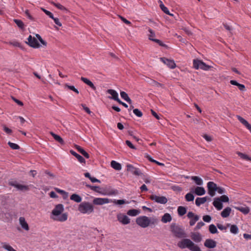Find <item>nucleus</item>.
<instances>
[{"label": "nucleus", "mask_w": 251, "mask_h": 251, "mask_svg": "<svg viewBox=\"0 0 251 251\" xmlns=\"http://www.w3.org/2000/svg\"><path fill=\"white\" fill-rule=\"evenodd\" d=\"M36 37L39 40V41L41 42V43L45 46H46L47 45V42H45L44 40H43V39L41 38V36L38 34H36Z\"/></svg>", "instance_id": "51"}, {"label": "nucleus", "mask_w": 251, "mask_h": 251, "mask_svg": "<svg viewBox=\"0 0 251 251\" xmlns=\"http://www.w3.org/2000/svg\"><path fill=\"white\" fill-rule=\"evenodd\" d=\"M148 31L150 32V34L149 35V39L154 41V40L156 39H153V37L155 36V33L154 31L151 28H149Z\"/></svg>", "instance_id": "45"}, {"label": "nucleus", "mask_w": 251, "mask_h": 251, "mask_svg": "<svg viewBox=\"0 0 251 251\" xmlns=\"http://www.w3.org/2000/svg\"><path fill=\"white\" fill-rule=\"evenodd\" d=\"M77 150L86 158H89V154L81 147L79 146H76Z\"/></svg>", "instance_id": "32"}, {"label": "nucleus", "mask_w": 251, "mask_h": 251, "mask_svg": "<svg viewBox=\"0 0 251 251\" xmlns=\"http://www.w3.org/2000/svg\"><path fill=\"white\" fill-rule=\"evenodd\" d=\"M118 194V191L116 190H112L109 192L107 193L106 194H105L104 195H116Z\"/></svg>", "instance_id": "56"}, {"label": "nucleus", "mask_w": 251, "mask_h": 251, "mask_svg": "<svg viewBox=\"0 0 251 251\" xmlns=\"http://www.w3.org/2000/svg\"><path fill=\"white\" fill-rule=\"evenodd\" d=\"M203 137L208 142H210L212 140V137L208 135L207 134H204L203 135Z\"/></svg>", "instance_id": "63"}, {"label": "nucleus", "mask_w": 251, "mask_h": 251, "mask_svg": "<svg viewBox=\"0 0 251 251\" xmlns=\"http://www.w3.org/2000/svg\"><path fill=\"white\" fill-rule=\"evenodd\" d=\"M19 222L21 226L25 230L28 231L29 229V226L25 221L24 217H21L19 218Z\"/></svg>", "instance_id": "20"}, {"label": "nucleus", "mask_w": 251, "mask_h": 251, "mask_svg": "<svg viewBox=\"0 0 251 251\" xmlns=\"http://www.w3.org/2000/svg\"><path fill=\"white\" fill-rule=\"evenodd\" d=\"M150 199L155 202L160 204H166L167 201V199L164 196H159L155 195H152L150 196Z\"/></svg>", "instance_id": "7"}, {"label": "nucleus", "mask_w": 251, "mask_h": 251, "mask_svg": "<svg viewBox=\"0 0 251 251\" xmlns=\"http://www.w3.org/2000/svg\"><path fill=\"white\" fill-rule=\"evenodd\" d=\"M9 184L11 186H12L16 188H17L18 190H21V191H28L29 190V186L27 185H24L20 184H18L17 183L16 181H11L9 182Z\"/></svg>", "instance_id": "13"}, {"label": "nucleus", "mask_w": 251, "mask_h": 251, "mask_svg": "<svg viewBox=\"0 0 251 251\" xmlns=\"http://www.w3.org/2000/svg\"><path fill=\"white\" fill-rule=\"evenodd\" d=\"M51 3L55 6L56 7H57L58 9L62 10V11H68L67 9L64 6L61 5V4L59 3H55V2H51Z\"/></svg>", "instance_id": "40"}, {"label": "nucleus", "mask_w": 251, "mask_h": 251, "mask_svg": "<svg viewBox=\"0 0 251 251\" xmlns=\"http://www.w3.org/2000/svg\"><path fill=\"white\" fill-rule=\"evenodd\" d=\"M126 167H127V171L131 172L132 173L135 168L133 165H132L131 164L127 165Z\"/></svg>", "instance_id": "55"}, {"label": "nucleus", "mask_w": 251, "mask_h": 251, "mask_svg": "<svg viewBox=\"0 0 251 251\" xmlns=\"http://www.w3.org/2000/svg\"><path fill=\"white\" fill-rule=\"evenodd\" d=\"M70 200L76 202H80L82 201V198L78 195L73 194L70 196Z\"/></svg>", "instance_id": "29"}, {"label": "nucleus", "mask_w": 251, "mask_h": 251, "mask_svg": "<svg viewBox=\"0 0 251 251\" xmlns=\"http://www.w3.org/2000/svg\"><path fill=\"white\" fill-rule=\"evenodd\" d=\"M80 79L85 84L90 86L93 90H96V87L95 86L94 84L87 78L81 77Z\"/></svg>", "instance_id": "21"}, {"label": "nucleus", "mask_w": 251, "mask_h": 251, "mask_svg": "<svg viewBox=\"0 0 251 251\" xmlns=\"http://www.w3.org/2000/svg\"><path fill=\"white\" fill-rule=\"evenodd\" d=\"M136 222L137 225L143 228L147 227L150 225V218L145 216L137 218Z\"/></svg>", "instance_id": "5"}, {"label": "nucleus", "mask_w": 251, "mask_h": 251, "mask_svg": "<svg viewBox=\"0 0 251 251\" xmlns=\"http://www.w3.org/2000/svg\"><path fill=\"white\" fill-rule=\"evenodd\" d=\"M70 153L73 155L75 156L77 159V160H78V161L80 163H81L82 164H85V159L82 156H81L80 155L78 154V153H77L76 152H75L73 150H71L70 151Z\"/></svg>", "instance_id": "19"}, {"label": "nucleus", "mask_w": 251, "mask_h": 251, "mask_svg": "<svg viewBox=\"0 0 251 251\" xmlns=\"http://www.w3.org/2000/svg\"><path fill=\"white\" fill-rule=\"evenodd\" d=\"M207 200H210V198L208 197L197 198L196 199L195 203L197 206H200L201 204L204 203Z\"/></svg>", "instance_id": "16"}, {"label": "nucleus", "mask_w": 251, "mask_h": 251, "mask_svg": "<svg viewBox=\"0 0 251 251\" xmlns=\"http://www.w3.org/2000/svg\"><path fill=\"white\" fill-rule=\"evenodd\" d=\"M117 220L119 222L124 225H127L130 223L129 218L127 216L121 214L117 215Z\"/></svg>", "instance_id": "14"}, {"label": "nucleus", "mask_w": 251, "mask_h": 251, "mask_svg": "<svg viewBox=\"0 0 251 251\" xmlns=\"http://www.w3.org/2000/svg\"><path fill=\"white\" fill-rule=\"evenodd\" d=\"M133 112L138 117H141L143 116L142 112L137 108L133 109Z\"/></svg>", "instance_id": "47"}, {"label": "nucleus", "mask_w": 251, "mask_h": 251, "mask_svg": "<svg viewBox=\"0 0 251 251\" xmlns=\"http://www.w3.org/2000/svg\"><path fill=\"white\" fill-rule=\"evenodd\" d=\"M204 245L208 248H214L216 247L217 243L213 239H206L204 243Z\"/></svg>", "instance_id": "15"}, {"label": "nucleus", "mask_w": 251, "mask_h": 251, "mask_svg": "<svg viewBox=\"0 0 251 251\" xmlns=\"http://www.w3.org/2000/svg\"><path fill=\"white\" fill-rule=\"evenodd\" d=\"M140 213V210L135 209L129 210L127 214L130 216H136Z\"/></svg>", "instance_id": "35"}, {"label": "nucleus", "mask_w": 251, "mask_h": 251, "mask_svg": "<svg viewBox=\"0 0 251 251\" xmlns=\"http://www.w3.org/2000/svg\"><path fill=\"white\" fill-rule=\"evenodd\" d=\"M3 130L7 134H10L12 133V130L6 127V126H3Z\"/></svg>", "instance_id": "64"}, {"label": "nucleus", "mask_w": 251, "mask_h": 251, "mask_svg": "<svg viewBox=\"0 0 251 251\" xmlns=\"http://www.w3.org/2000/svg\"><path fill=\"white\" fill-rule=\"evenodd\" d=\"M230 226V231L234 234H237L239 232V228L235 225H231L230 224H227V227Z\"/></svg>", "instance_id": "22"}, {"label": "nucleus", "mask_w": 251, "mask_h": 251, "mask_svg": "<svg viewBox=\"0 0 251 251\" xmlns=\"http://www.w3.org/2000/svg\"><path fill=\"white\" fill-rule=\"evenodd\" d=\"M112 202V200L108 198H96L93 201L95 205H103Z\"/></svg>", "instance_id": "9"}, {"label": "nucleus", "mask_w": 251, "mask_h": 251, "mask_svg": "<svg viewBox=\"0 0 251 251\" xmlns=\"http://www.w3.org/2000/svg\"><path fill=\"white\" fill-rule=\"evenodd\" d=\"M187 216V217L190 219L189 224L191 226H194L195 223L199 220V216L197 215H195L192 212H189Z\"/></svg>", "instance_id": "11"}, {"label": "nucleus", "mask_w": 251, "mask_h": 251, "mask_svg": "<svg viewBox=\"0 0 251 251\" xmlns=\"http://www.w3.org/2000/svg\"><path fill=\"white\" fill-rule=\"evenodd\" d=\"M235 208L244 214H247L249 213L250 209L248 206H238L235 207Z\"/></svg>", "instance_id": "25"}, {"label": "nucleus", "mask_w": 251, "mask_h": 251, "mask_svg": "<svg viewBox=\"0 0 251 251\" xmlns=\"http://www.w3.org/2000/svg\"><path fill=\"white\" fill-rule=\"evenodd\" d=\"M178 214L179 216H182L186 213V209L183 206H178L177 208Z\"/></svg>", "instance_id": "37"}, {"label": "nucleus", "mask_w": 251, "mask_h": 251, "mask_svg": "<svg viewBox=\"0 0 251 251\" xmlns=\"http://www.w3.org/2000/svg\"><path fill=\"white\" fill-rule=\"evenodd\" d=\"M126 144L130 148L132 149H135V146L132 145V144L131 143V142L130 141H129L128 140H126Z\"/></svg>", "instance_id": "59"}, {"label": "nucleus", "mask_w": 251, "mask_h": 251, "mask_svg": "<svg viewBox=\"0 0 251 251\" xmlns=\"http://www.w3.org/2000/svg\"><path fill=\"white\" fill-rule=\"evenodd\" d=\"M177 246L181 249L188 248L191 251H201L198 245H195L190 239L186 237L178 241Z\"/></svg>", "instance_id": "2"}, {"label": "nucleus", "mask_w": 251, "mask_h": 251, "mask_svg": "<svg viewBox=\"0 0 251 251\" xmlns=\"http://www.w3.org/2000/svg\"><path fill=\"white\" fill-rule=\"evenodd\" d=\"M237 118L238 120L244 126H245L248 123L243 118H242V117H241L239 115L237 116Z\"/></svg>", "instance_id": "50"}, {"label": "nucleus", "mask_w": 251, "mask_h": 251, "mask_svg": "<svg viewBox=\"0 0 251 251\" xmlns=\"http://www.w3.org/2000/svg\"><path fill=\"white\" fill-rule=\"evenodd\" d=\"M120 95L123 99L125 100L126 101H127L129 104L131 103L132 101H131V99L129 98L128 95L125 92L121 91L120 92Z\"/></svg>", "instance_id": "31"}, {"label": "nucleus", "mask_w": 251, "mask_h": 251, "mask_svg": "<svg viewBox=\"0 0 251 251\" xmlns=\"http://www.w3.org/2000/svg\"><path fill=\"white\" fill-rule=\"evenodd\" d=\"M14 23L17 25L21 29H23L25 27L24 23L20 20L14 19Z\"/></svg>", "instance_id": "39"}, {"label": "nucleus", "mask_w": 251, "mask_h": 251, "mask_svg": "<svg viewBox=\"0 0 251 251\" xmlns=\"http://www.w3.org/2000/svg\"><path fill=\"white\" fill-rule=\"evenodd\" d=\"M65 87H67L70 90L73 91L74 92H75L77 94H79V91H78V90L77 89H76L75 87V86H72V85H69L68 84H66L65 85Z\"/></svg>", "instance_id": "48"}, {"label": "nucleus", "mask_w": 251, "mask_h": 251, "mask_svg": "<svg viewBox=\"0 0 251 251\" xmlns=\"http://www.w3.org/2000/svg\"><path fill=\"white\" fill-rule=\"evenodd\" d=\"M150 84L153 87L156 88L161 87L162 88H164V85L163 84L158 82L157 81L151 79L150 82Z\"/></svg>", "instance_id": "34"}, {"label": "nucleus", "mask_w": 251, "mask_h": 251, "mask_svg": "<svg viewBox=\"0 0 251 251\" xmlns=\"http://www.w3.org/2000/svg\"><path fill=\"white\" fill-rule=\"evenodd\" d=\"M50 134L56 141H57L61 144H64V142L63 139L60 136L52 132H50Z\"/></svg>", "instance_id": "33"}, {"label": "nucleus", "mask_w": 251, "mask_h": 251, "mask_svg": "<svg viewBox=\"0 0 251 251\" xmlns=\"http://www.w3.org/2000/svg\"><path fill=\"white\" fill-rule=\"evenodd\" d=\"M51 19L54 21V22L55 23V24L56 25H58L59 26H62V24L61 23V22L59 21V20L57 18H54L53 16V18H51Z\"/></svg>", "instance_id": "54"}, {"label": "nucleus", "mask_w": 251, "mask_h": 251, "mask_svg": "<svg viewBox=\"0 0 251 251\" xmlns=\"http://www.w3.org/2000/svg\"><path fill=\"white\" fill-rule=\"evenodd\" d=\"M195 193L198 196H202L205 194V190L203 187L198 186L195 188Z\"/></svg>", "instance_id": "27"}, {"label": "nucleus", "mask_w": 251, "mask_h": 251, "mask_svg": "<svg viewBox=\"0 0 251 251\" xmlns=\"http://www.w3.org/2000/svg\"><path fill=\"white\" fill-rule=\"evenodd\" d=\"M217 227L220 229V230H226V228H227V226H223V225L221 224H218L217 225Z\"/></svg>", "instance_id": "61"}, {"label": "nucleus", "mask_w": 251, "mask_h": 251, "mask_svg": "<svg viewBox=\"0 0 251 251\" xmlns=\"http://www.w3.org/2000/svg\"><path fill=\"white\" fill-rule=\"evenodd\" d=\"M78 210L82 214H90L93 212L94 206L90 202L84 201L79 204Z\"/></svg>", "instance_id": "4"}, {"label": "nucleus", "mask_w": 251, "mask_h": 251, "mask_svg": "<svg viewBox=\"0 0 251 251\" xmlns=\"http://www.w3.org/2000/svg\"><path fill=\"white\" fill-rule=\"evenodd\" d=\"M216 191L220 194H222L225 193V189L220 187H217Z\"/></svg>", "instance_id": "58"}, {"label": "nucleus", "mask_w": 251, "mask_h": 251, "mask_svg": "<svg viewBox=\"0 0 251 251\" xmlns=\"http://www.w3.org/2000/svg\"><path fill=\"white\" fill-rule=\"evenodd\" d=\"M115 204L122 205L126 203H129L128 201H126L125 200H112V202Z\"/></svg>", "instance_id": "36"}, {"label": "nucleus", "mask_w": 251, "mask_h": 251, "mask_svg": "<svg viewBox=\"0 0 251 251\" xmlns=\"http://www.w3.org/2000/svg\"><path fill=\"white\" fill-rule=\"evenodd\" d=\"M204 225V223L203 222H199V223L197 224V226H196L195 228H196V229H200L202 226H203Z\"/></svg>", "instance_id": "60"}, {"label": "nucleus", "mask_w": 251, "mask_h": 251, "mask_svg": "<svg viewBox=\"0 0 251 251\" xmlns=\"http://www.w3.org/2000/svg\"><path fill=\"white\" fill-rule=\"evenodd\" d=\"M203 220L207 223H209L211 221V218L209 215H205L203 216Z\"/></svg>", "instance_id": "53"}, {"label": "nucleus", "mask_w": 251, "mask_h": 251, "mask_svg": "<svg viewBox=\"0 0 251 251\" xmlns=\"http://www.w3.org/2000/svg\"><path fill=\"white\" fill-rule=\"evenodd\" d=\"M8 145L13 150H18L20 149V146L15 143H13L11 142H8Z\"/></svg>", "instance_id": "44"}, {"label": "nucleus", "mask_w": 251, "mask_h": 251, "mask_svg": "<svg viewBox=\"0 0 251 251\" xmlns=\"http://www.w3.org/2000/svg\"><path fill=\"white\" fill-rule=\"evenodd\" d=\"M219 199H220V201L221 202H228L229 201V199H228V197L226 196V195H222V196H221L220 198H218Z\"/></svg>", "instance_id": "49"}, {"label": "nucleus", "mask_w": 251, "mask_h": 251, "mask_svg": "<svg viewBox=\"0 0 251 251\" xmlns=\"http://www.w3.org/2000/svg\"><path fill=\"white\" fill-rule=\"evenodd\" d=\"M111 166L117 171H120L122 169L121 165L116 161L112 160L111 162Z\"/></svg>", "instance_id": "28"}, {"label": "nucleus", "mask_w": 251, "mask_h": 251, "mask_svg": "<svg viewBox=\"0 0 251 251\" xmlns=\"http://www.w3.org/2000/svg\"><path fill=\"white\" fill-rule=\"evenodd\" d=\"M41 9L44 12V13L46 15H47L48 16H49L50 18H53V15L52 14V13H51L50 11H49L43 8H42Z\"/></svg>", "instance_id": "52"}, {"label": "nucleus", "mask_w": 251, "mask_h": 251, "mask_svg": "<svg viewBox=\"0 0 251 251\" xmlns=\"http://www.w3.org/2000/svg\"><path fill=\"white\" fill-rule=\"evenodd\" d=\"M150 224L155 225L158 223V220L156 218H150Z\"/></svg>", "instance_id": "62"}, {"label": "nucleus", "mask_w": 251, "mask_h": 251, "mask_svg": "<svg viewBox=\"0 0 251 251\" xmlns=\"http://www.w3.org/2000/svg\"><path fill=\"white\" fill-rule=\"evenodd\" d=\"M213 204L218 210H221L223 207V203L221 201L220 199L218 198L214 199Z\"/></svg>", "instance_id": "18"}, {"label": "nucleus", "mask_w": 251, "mask_h": 251, "mask_svg": "<svg viewBox=\"0 0 251 251\" xmlns=\"http://www.w3.org/2000/svg\"><path fill=\"white\" fill-rule=\"evenodd\" d=\"M230 83L232 85L237 86L240 91H244L245 90V85L243 84L239 83L236 80H231L230 81Z\"/></svg>", "instance_id": "26"}, {"label": "nucleus", "mask_w": 251, "mask_h": 251, "mask_svg": "<svg viewBox=\"0 0 251 251\" xmlns=\"http://www.w3.org/2000/svg\"><path fill=\"white\" fill-rule=\"evenodd\" d=\"M107 93L111 95L112 97L110 98V99H113L116 101L119 100V98L118 97V94L115 90L113 89H108L107 90Z\"/></svg>", "instance_id": "17"}, {"label": "nucleus", "mask_w": 251, "mask_h": 251, "mask_svg": "<svg viewBox=\"0 0 251 251\" xmlns=\"http://www.w3.org/2000/svg\"><path fill=\"white\" fill-rule=\"evenodd\" d=\"M209 230L210 232L212 234L218 233V230L217 229V227L213 224H211L209 226Z\"/></svg>", "instance_id": "41"}, {"label": "nucleus", "mask_w": 251, "mask_h": 251, "mask_svg": "<svg viewBox=\"0 0 251 251\" xmlns=\"http://www.w3.org/2000/svg\"><path fill=\"white\" fill-rule=\"evenodd\" d=\"M192 239L197 243L200 242L201 240V237L199 233H194L191 236Z\"/></svg>", "instance_id": "30"}, {"label": "nucleus", "mask_w": 251, "mask_h": 251, "mask_svg": "<svg viewBox=\"0 0 251 251\" xmlns=\"http://www.w3.org/2000/svg\"><path fill=\"white\" fill-rule=\"evenodd\" d=\"M172 217L169 213H166L162 217L161 221L163 223H167L172 221Z\"/></svg>", "instance_id": "23"}, {"label": "nucleus", "mask_w": 251, "mask_h": 251, "mask_svg": "<svg viewBox=\"0 0 251 251\" xmlns=\"http://www.w3.org/2000/svg\"><path fill=\"white\" fill-rule=\"evenodd\" d=\"M160 59L164 64L171 69H174L176 67V64L174 60L169 59L165 57H161Z\"/></svg>", "instance_id": "12"}, {"label": "nucleus", "mask_w": 251, "mask_h": 251, "mask_svg": "<svg viewBox=\"0 0 251 251\" xmlns=\"http://www.w3.org/2000/svg\"><path fill=\"white\" fill-rule=\"evenodd\" d=\"M231 211V209L229 207L225 208L221 212V215L223 218H227L228 217Z\"/></svg>", "instance_id": "24"}, {"label": "nucleus", "mask_w": 251, "mask_h": 251, "mask_svg": "<svg viewBox=\"0 0 251 251\" xmlns=\"http://www.w3.org/2000/svg\"><path fill=\"white\" fill-rule=\"evenodd\" d=\"M25 14L26 17L31 21H34V18L30 15L28 10H26L25 12Z\"/></svg>", "instance_id": "57"}, {"label": "nucleus", "mask_w": 251, "mask_h": 251, "mask_svg": "<svg viewBox=\"0 0 251 251\" xmlns=\"http://www.w3.org/2000/svg\"><path fill=\"white\" fill-rule=\"evenodd\" d=\"M64 210V205L62 204H58L55 205L51 211L50 218L54 221L64 222L67 220L68 215L67 213H63Z\"/></svg>", "instance_id": "1"}, {"label": "nucleus", "mask_w": 251, "mask_h": 251, "mask_svg": "<svg viewBox=\"0 0 251 251\" xmlns=\"http://www.w3.org/2000/svg\"><path fill=\"white\" fill-rule=\"evenodd\" d=\"M237 154L243 159L248 161H251V158L245 154H244L240 152H237Z\"/></svg>", "instance_id": "42"}, {"label": "nucleus", "mask_w": 251, "mask_h": 251, "mask_svg": "<svg viewBox=\"0 0 251 251\" xmlns=\"http://www.w3.org/2000/svg\"><path fill=\"white\" fill-rule=\"evenodd\" d=\"M208 188V193L211 197L215 195V192L217 189V186L214 182L209 181L207 184Z\"/></svg>", "instance_id": "8"}, {"label": "nucleus", "mask_w": 251, "mask_h": 251, "mask_svg": "<svg viewBox=\"0 0 251 251\" xmlns=\"http://www.w3.org/2000/svg\"><path fill=\"white\" fill-rule=\"evenodd\" d=\"M185 198L186 201H194V196L193 194L188 193L185 195Z\"/></svg>", "instance_id": "43"}, {"label": "nucleus", "mask_w": 251, "mask_h": 251, "mask_svg": "<svg viewBox=\"0 0 251 251\" xmlns=\"http://www.w3.org/2000/svg\"><path fill=\"white\" fill-rule=\"evenodd\" d=\"M27 44L31 47L34 48H38L40 47V44L37 39L35 37H32L29 35L27 38Z\"/></svg>", "instance_id": "10"}, {"label": "nucleus", "mask_w": 251, "mask_h": 251, "mask_svg": "<svg viewBox=\"0 0 251 251\" xmlns=\"http://www.w3.org/2000/svg\"><path fill=\"white\" fill-rule=\"evenodd\" d=\"M170 230L174 236L177 238H183L187 237V234L181 226L173 223L170 226Z\"/></svg>", "instance_id": "3"}, {"label": "nucleus", "mask_w": 251, "mask_h": 251, "mask_svg": "<svg viewBox=\"0 0 251 251\" xmlns=\"http://www.w3.org/2000/svg\"><path fill=\"white\" fill-rule=\"evenodd\" d=\"M192 179L193 180L195 183L199 185H201L203 183L202 180L199 177L194 176L192 177Z\"/></svg>", "instance_id": "38"}, {"label": "nucleus", "mask_w": 251, "mask_h": 251, "mask_svg": "<svg viewBox=\"0 0 251 251\" xmlns=\"http://www.w3.org/2000/svg\"><path fill=\"white\" fill-rule=\"evenodd\" d=\"M193 67L197 70L201 69L205 71L208 70L210 68L209 66L206 64L201 60L198 59H194L193 60Z\"/></svg>", "instance_id": "6"}, {"label": "nucleus", "mask_w": 251, "mask_h": 251, "mask_svg": "<svg viewBox=\"0 0 251 251\" xmlns=\"http://www.w3.org/2000/svg\"><path fill=\"white\" fill-rule=\"evenodd\" d=\"M2 247L7 250L8 251H17L14 249L11 246L6 244V243H3Z\"/></svg>", "instance_id": "46"}]
</instances>
